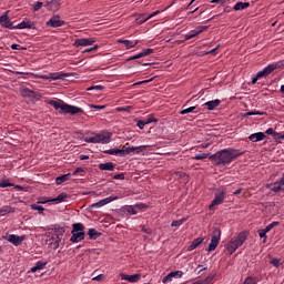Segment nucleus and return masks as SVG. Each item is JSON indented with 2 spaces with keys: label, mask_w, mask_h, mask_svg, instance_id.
Segmentation results:
<instances>
[{
  "label": "nucleus",
  "mask_w": 284,
  "mask_h": 284,
  "mask_svg": "<svg viewBox=\"0 0 284 284\" xmlns=\"http://www.w3.org/2000/svg\"><path fill=\"white\" fill-rule=\"evenodd\" d=\"M239 156H243V152L234 148H227L217 151L215 154H212L209 159L210 161H214L215 165H230V163L236 161Z\"/></svg>",
  "instance_id": "nucleus-1"
},
{
  "label": "nucleus",
  "mask_w": 284,
  "mask_h": 284,
  "mask_svg": "<svg viewBox=\"0 0 284 284\" xmlns=\"http://www.w3.org/2000/svg\"><path fill=\"white\" fill-rule=\"evenodd\" d=\"M49 105H52L54 110H58L59 114H71L72 116H74V114L83 112V109L70 105L62 100H49Z\"/></svg>",
  "instance_id": "nucleus-2"
},
{
  "label": "nucleus",
  "mask_w": 284,
  "mask_h": 284,
  "mask_svg": "<svg viewBox=\"0 0 284 284\" xmlns=\"http://www.w3.org/2000/svg\"><path fill=\"white\" fill-rule=\"evenodd\" d=\"M245 241H247V233L245 231L240 232L237 236L231 239V241L225 245L227 256H232V254H234V252H236Z\"/></svg>",
  "instance_id": "nucleus-3"
},
{
  "label": "nucleus",
  "mask_w": 284,
  "mask_h": 284,
  "mask_svg": "<svg viewBox=\"0 0 284 284\" xmlns=\"http://www.w3.org/2000/svg\"><path fill=\"white\" fill-rule=\"evenodd\" d=\"M85 143H102V145H108L112 141V133H95L92 136L84 138Z\"/></svg>",
  "instance_id": "nucleus-4"
},
{
  "label": "nucleus",
  "mask_w": 284,
  "mask_h": 284,
  "mask_svg": "<svg viewBox=\"0 0 284 284\" xmlns=\"http://www.w3.org/2000/svg\"><path fill=\"white\" fill-rule=\"evenodd\" d=\"M226 194H227V189H225L223 186L217 189L214 194V199L209 206L210 210H214V207H216V205H222V203L225 201Z\"/></svg>",
  "instance_id": "nucleus-5"
},
{
  "label": "nucleus",
  "mask_w": 284,
  "mask_h": 284,
  "mask_svg": "<svg viewBox=\"0 0 284 284\" xmlns=\"http://www.w3.org/2000/svg\"><path fill=\"white\" fill-rule=\"evenodd\" d=\"M277 68H281V64L278 63H271L267 67H265L262 71L257 72L255 75H257V79H265V77H270L274 70H277Z\"/></svg>",
  "instance_id": "nucleus-6"
},
{
  "label": "nucleus",
  "mask_w": 284,
  "mask_h": 284,
  "mask_svg": "<svg viewBox=\"0 0 284 284\" xmlns=\"http://www.w3.org/2000/svg\"><path fill=\"white\" fill-rule=\"evenodd\" d=\"M2 239L14 245V247H19V245L24 242L26 235L10 234L4 235Z\"/></svg>",
  "instance_id": "nucleus-7"
},
{
  "label": "nucleus",
  "mask_w": 284,
  "mask_h": 284,
  "mask_svg": "<svg viewBox=\"0 0 284 284\" xmlns=\"http://www.w3.org/2000/svg\"><path fill=\"white\" fill-rule=\"evenodd\" d=\"M8 14H10V11L4 12L0 17V26L2 28H7L8 30H16L14 22L10 21V17Z\"/></svg>",
  "instance_id": "nucleus-8"
},
{
  "label": "nucleus",
  "mask_w": 284,
  "mask_h": 284,
  "mask_svg": "<svg viewBox=\"0 0 284 284\" xmlns=\"http://www.w3.org/2000/svg\"><path fill=\"white\" fill-rule=\"evenodd\" d=\"M65 23V21L61 20V16H53L50 18L49 21H47L45 26L47 28H62V26Z\"/></svg>",
  "instance_id": "nucleus-9"
},
{
  "label": "nucleus",
  "mask_w": 284,
  "mask_h": 284,
  "mask_svg": "<svg viewBox=\"0 0 284 284\" xmlns=\"http://www.w3.org/2000/svg\"><path fill=\"white\" fill-rule=\"evenodd\" d=\"M68 77H70V73L60 71V72L49 73V74L44 75L43 79H47L50 81H59L62 79H68Z\"/></svg>",
  "instance_id": "nucleus-10"
},
{
  "label": "nucleus",
  "mask_w": 284,
  "mask_h": 284,
  "mask_svg": "<svg viewBox=\"0 0 284 284\" xmlns=\"http://www.w3.org/2000/svg\"><path fill=\"white\" fill-rule=\"evenodd\" d=\"M207 27H197L195 30H191L189 33L184 36L185 41H190V39H194V37H199V34H203L206 32Z\"/></svg>",
  "instance_id": "nucleus-11"
},
{
  "label": "nucleus",
  "mask_w": 284,
  "mask_h": 284,
  "mask_svg": "<svg viewBox=\"0 0 284 284\" xmlns=\"http://www.w3.org/2000/svg\"><path fill=\"white\" fill-rule=\"evenodd\" d=\"M119 200V196L116 195H111L106 199H103V200H100L99 202L97 203H93L91 204V207L94 209H99V207H103V205H108V203H112V201H118Z\"/></svg>",
  "instance_id": "nucleus-12"
},
{
  "label": "nucleus",
  "mask_w": 284,
  "mask_h": 284,
  "mask_svg": "<svg viewBox=\"0 0 284 284\" xmlns=\"http://www.w3.org/2000/svg\"><path fill=\"white\" fill-rule=\"evenodd\" d=\"M16 30H34L36 24L34 22L28 20V19H24L22 22H20L19 24L14 26Z\"/></svg>",
  "instance_id": "nucleus-13"
},
{
  "label": "nucleus",
  "mask_w": 284,
  "mask_h": 284,
  "mask_svg": "<svg viewBox=\"0 0 284 284\" xmlns=\"http://www.w3.org/2000/svg\"><path fill=\"white\" fill-rule=\"evenodd\" d=\"M148 148L146 145H140V146H129V148H122V156H128V154H132V152H141V150H145Z\"/></svg>",
  "instance_id": "nucleus-14"
},
{
  "label": "nucleus",
  "mask_w": 284,
  "mask_h": 284,
  "mask_svg": "<svg viewBox=\"0 0 284 284\" xmlns=\"http://www.w3.org/2000/svg\"><path fill=\"white\" fill-rule=\"evenodd\" d=\"M150 54H154V49H143L140 53L130 57L128 59V61H134L136 59H143V57H150Z\"/></svg>",
  "instance_id": "nucleus-15"
},
{
  "label": "nucleus",
  "mask_w": 284,
  "mask_h": 284,
  "mask_svg": "<svg viewBox=\"0 0 284 284\" xmlns=\"http://www.w3.org/2000/svg\"><path fill=\"white\" fill-rule=\"evenodd\" d=\"M95 39L94 38H83V39H77L74 42V45L79 47H88V45H92L93 43H95Z\"/></svg>",
  "instance_id": "nucleus-16"
},
{
  "label": "nucleus",
  "mask_w": 284,
  "mask_h": 284,
  "mask_svg": "<svg viewBox=\"0 0 284 284\" xmlns=\"http://www.w3.org/2000/svg\"><path fill=\"white\" fill-rule=\"evenodd\" d=\"M120 278L122 281H129V283H139V280L141 278V274L128 275L125 273H121Z\"/></svg>",
  "instance_id": "nucleus-17"
},
{
  "label": "nucleus",
  "mask_w": 284,
  "mask_h": 284,
  "mask_svg": "<svg viewBox=\"0 0 284 284\" xmlns=\"http://www.w3.org/2000/svg\"><path fill=\"white\" fill-rule=\"evenodd\" d=\"M44 7L47 8V10H51L52 12H57L59 10V8H61V3L59 2V0H51L48 1Z\"/></svg>",
  "instance_id": "nucleus-18"
},
{
  "label": "nucleus",
  "mask_w": 284,
  "mask_h": 284,
  "mask_svg": "<svg viewBox=\"0 0 284 284\" xmlns=\"http://www.w3.org/2000/svg\"><path fill=\"white\" fill-rule=\"evenodd\" d=\"M65 199H68V193L63 192L60 193L55 199H51L49 201H42V202H38V203H63V201H65Z\"/></svg>",
  "instance_id": "nucleus-19"
},
{
  "label": "nucleus",
  "mask_w": 284,
  "mask_h": 284,
  "mask_svg": "<svg viewBox=\"0 0 284 284\" xmlns=\"http://www.w3.org/2000/svg\"><path fill=\"white\" fill-rule=\"evenodd\" d=\"M72 236L70 239L71 243H79L85 239V232H73L71 231Z\"/></svg>",
  "instance_id": "nucleus-20"
},
{
  "label": "nucleus",
  "mask_w": 284,
  "mask_h": 284,
  "mask_svg": "<svg viewBox=\"0 0 284 284\" xmlns=\"http://www.w3.org/2000/svg\"><path fill=\"white\" fill-rule=\"evenodd\" d=\"M266 138H267V135H265V133H263V132L253 133L248 136V139L252 141V143H258V141H263Z\"/></svg>",
  "instance_id": "nucleus-21"
},
{
  "label": "nucleus",
  "mask_w": 284,
  "mask_h": 284,
  "mask_svg": "<svg viewBox=\"0 0 284 284\" xmlns=\"http://www.w3.org/2000/svg\"><path fill=\"white\" fill-rule=\"evenodd\" d=\"M118 43H123L126 50H131V48H136V45H139V40L132 41V40L119 39Z\"/></svg>",
  "instance_id": "nucleus-22"
},
{
  "label": "nucleus",
  "mask_w": 284,
  "mask_h": 284,
  "mask_svg": "<svg viewBox=\"0 0 284 284\" xmlns=\"http://www.w3.org/2000/svg\"><path fill=\"white\" fill-rule=\"evenodd\" d=\"M99 170L106 171V172H114V163L112 162H106V163H101L98 165Z\"/></svg>",
  "instance_id": "nucleus-23"
},
{
  "label": "nucleus",
  "mask_w": 284,
  "mask_h": 284,
  "mask_svg": "<svg viewBox=\"0 0 284 284\" xmlns=\"http://www.w3.org/2000/svg\"><path fill=\"white\" fill-rule=\"evenodd\" d=\"M45 265H48V262L38 261V262L36 263V265L30 268L29 272H31L32 274H34V272H39V271L43 270V268L45 267Z\"/></svg>",
  "instance_id": "nucleus-24"
},
{
  "label": "nucleus",
  "mask_w": 284,
  "mask_h": 284,
  "mask_svg": "<svg viewBox=\"0 0 284 284\" xmlns=\"http://www.w3.org/2000/svg\"><path fill=\"white\" fill-rule=\"evenodd\" d=\"M204 105H206L207 110H215L221 105V100L216 99V100L207 101L205 102Z\"/></svg>",
  "instance_id": "nucleus-25"
},
{
  "label": "nucleus",
  "mask_w": 284,
  "mask_h": 284,
  "mask_svg": "<svg viewBox=\"0 0 284 284\" xmlns=\"http://www.w3.org/2000/svg\"><path fill=\"white\" fill-rule=\"evenodd\" d=\"M203 241H205L203 237H197V239L193 240L191 245L187 247L189 252L196 250V247H199V245H201V243H203Z\"/></svg>",
  "instance_id": "nucleus-26"
},
{
  "label": "nucleus",
  "mask_w": 284,
  "mask_h": 284,
  "mask_svg": "<svg viewBox=\"0 0 284 284\" xmlns=\"http://www.w3.org/2000/svg\"><path fill=\"white\" fill-rule=\"evenodd\" d=\"M13 185L6 175H0V187H12Z\"/></svg>",
  "instance_id": "nucleus-27"
},
{
  "label": "nucleus",
  "mask_w": 284,
  "mask_h": 284,
  "mask_svg": "<svg viewBox=\"0 0 284 284\" xmlns=\"http://www.w3.org/2000/svg\"><path fill=\"white\" fill-rule=\"evenodd\" d=\"M103 154H110L111 156H123L122 149H111L103 151Z\"/></svg>",
  "instance_id": "nucleus-28"
},
{
  "label": "nucleus",
  "mask_w": 284,
  "mask_h": 284,
  "mask_svg": "<svg viewBox=\"0 0 284 284\" xmlns=\"http://www.w3.org/2000/svg\"><path fill=\"white\" fill-rule=\"evenodd\" d=\"M88 235H89V239H91V241H97V239L101 236V233L97 231V229H89Z\"/></svg>",
  "instance_id": "nucleus-29"
},
{
  "label": "nucleus",
  "mask_w": 284,
  "mask_h": 284,
  "mask_svg": "<svg viewBox=\"0 0 284 284\" xmlns=\"http://www.w3.org/2000/svg\"><path fill=\"white\" fill-rule=\"evenodd\" d=\"M63 232H65V230L61 229L60 233L57 234V239L53 242V250H58L59 244L61 243V240L63 239Z\"/></svg>",
  "instance_id": "nucleus-30"
},
{
  "label": "nucleus",
  "mask_w": 284,
  "mask_h": 284,
  "mask_svg": "<svg viewBox=\"0 0 284 284\" xmlns=\"http://www.w3.org/2000/svg\"><path fill=\"white\" fill-rule=\"evenodd\" d=\"M248 6H250V2H236L235 6L233 7V10L235 11L247 10Z\"/></svg>",
  "instance_id": "nucleus-31"
},
{
  "label": "nucleus",
  "mask_w": 284,
  "mask_h": 284,
  "mask_svg": "<svg viewBox=\"0 0 284 284\" xmlns=\"http://www.w3.org/2000/svg\"><path fill=\"white\" fill-rule=\"evenodd\" d=\"M211 241L220 243V241H221V230H219V229H214L213 230V233H212V236H211Z\"/></svg>",
  "instance_id": "nucleus-32"
},
{
  "label": "nucleus",
  "mask_w": 284,
  "mask_h": 284,
  "mask_svg": "<svg viewBox=\"0 0 284 284\" xmlns=\"http://www.w3.org/2000/svg\"><path fill=\"white\" fill-rule=\"evenodd\" d=\"M69 180H70V173L58 176L55 179V183H57V185H61V184L65 183V181H69Z\"/></svg>",
  "instance_id": "nucleus-33"
},
{
  "label": "nucleus",
  "mask_w": 284,
  "mask_h": 284,
  "mask_svg": "<svg viewBox=\"0 0 284 284\" xmlns=\"http://www.w3.org/2000/svg\"><path fill=\"white\" fill-rule=\"evenodd\" d=\"M85 225L83 223H74L72 225V232H84Z\"/></svg>",
  "instance_id": "nucleus-34"
},
{
  "label": "nucleus",
  "mask_w": 284,
  "mask_h": 284,
  "mask_svg": "<svg viewBox=\"0 0 284 284\" xmlns=\"http://www.w3.org/2000/svg\"><path fill=\"white\" fill-rule=\"evenodd\" d=\"M14 212L9 205L0 207V216H6V214H10Z\"/></svg>",
  "instance_id": "nucleus-35"
},
{
  "label": "nucleus",
  "mask_w": 284,
  "mask_h": 284,
  "mask_svg": "<svg viewBox=\"0 0 284 284\" xmlns=\"http://www.w3.org/2000/svg\"><path fill=\"white\" fill-rule=\"evenodd\" d=\"M185 221H187V217H182L181 220H174L171 223V227H181V225H183V223H185Z\"/></svg>",
  "instance_id": "nucleus-36"
},
{
  "label": "nucleus",
  "mask_w": 284,
  "mask_h": 284,
  "mask_svg": "<svg viewBox=\"0 0 284 284\" xmlns=\"http://www.w3.org/2000/svg\"><path fill=\"white\" fill-rule=\"evenodd\" d=\"M281 190H283V186L281 185V183L278 181L271 184V191L272 192H281Z\"/></svg>",
  "instance_id": "nucleus-37"
},
{
  "label": "nucleus",
  "mask_w": 284,
  "mask_h": 284,
  "mask_svg": "<svg viewBox=\"0 0 284 284\" xmlns=\"http://www.w3.org/2000/svg\"><path fill=\"white\" fill-rule=\"evenodd\" d=\"M260 239H264L263 243L267 242V231L265 229H261L257 231Z\"/></svg>",
  "instance_id": "nucleus-38"
},
{
  "label": "nucleus",
  "mask_w": 284,
  "mask_h": 284,
  "mask_svg": "<svg viewBox=\"0 0 284 284\" xmlns=\"http://www.w3.org/2000/svg\"><path fill=\"white\" fill-rule=\"evenodd\" d=\"M273 139L276 143H283L284 134L275 132Z\"/></svg>",
  "instance_id": "nucleus-39"
},
{
  "label": "nucleus",
  "mask_w": 284,
  "mask_h": 284,
  "mask_svg": "<svg viewBox=\"0 0 284 284\" xmlns=\"http://www.w3.org/2000/svg\"><path fill=\"white\" fill-rule=\"evenodd\" d=\"M207 156H210V153H202V154H196L192 159L194 161H204V159H207Z\"/></svg>",
  "instance_id": "nucleus-40"
},
{
  "label": "nucleus",
  "mask_w": 284,
  "mask_h": 284,
  "mask_svg": "<svg viewBox=\"0 0 284 284\" xmlns=\"http://www.w3.org/2000/svg\"><path fill=\"white\" fill-rule=\"evenodd\" d=\"M31 210H36L39 214H43V212H45V209L39 204H32Z\"/></svg>",
  "instance_id": "nucleus-41"
},
{
  "label": "nucleus",
  "mask_w": 284,
  "mask_h": 284,
  "mask_svg": "<svg viewBox=\"0 0 284 284\" xmlns=\"http://www.w3.org/2000/svg\"><path fill=\"white\" fill-rule=\"evenodd\" d=\"M257 283H258V280L256 277L247 276L243 284H257Z\"/></svg>",
  "instance_id": "nucleus-42"
},
{
  "label": "nucleus",
  "mask_w": 284,
  "mask_h": 284,
  "mask_svg": "<svg viewBox=\"0 0 284 284\" xmlns=\"http://www.w3.org/2000/svg\"><path fill=\"white\" fill-rule=\"evenodd\" d=\"M263 114H265V112H261V111H251V112H246L245 116H263Z\"/></svg>",
  "instance_id": "nucleus-43"
},
{
  "label": "nucleus",
  "mask_w": 284,
  "mask_h": 284,
  "mask_svg": "<svg viewBox=\"0 0 284 284\" xmlns=\"http://www.w3.org/2000/svg\"><path fill=\"white\" fill-rule=\"evenodd\" d=\"M216 247H219V242H214L213 240H211V242L209 244L207 252H214V250H216Z\"/></svg>",
  "instance_id": "nucleus-44"
},
{
  "label": "nucleus",
  "mask_w": 284,
  "mask_h": 284,
  "mask_svg": "<svg viewBox=\"0 0 284 284\" xmlns=\"http://www.w3.org/2000/svg\"><path fill=\"white\" fill-rule=\"evenodd\" d=\"M126 212H128V214H131L132 216H135V214H138L136 206L135 205L134 206H132V205L128 206Z\"/></svg>",
  "instance_id": "nucleus-45"
},
{
  "label": "nucleus",
  "mask_w": 284,
  "mask_h": 284,
  "mask_svg": "<svg viewBox=\"0 0 284 284\" xmlns=\"http://www.w3.org/2000/svg\"><path fill=\"white\" fill-rule=\"evenodd\" d=\"M196 110V106H190L187 109H183L182 111H180V114H190V112H194Z\"/></svg>",
  "instance_id": "nucleus-46"
},
{
  "label": "nucleus",
  "mask_w": 284,
  "mask_h": 284,
  "mask_svg": "<svg viewBox=\"0 0 284 284\" xmlns=\"http://www.w3.org/2000/svg\"><path fill=\"white\" fill-rule=\"evenodd\" d=\"M277 225H280V222H272L264 230H266V232H272V230H274V227H276Z\"/></svg>",
  "instance_id": "nucleus-47"
},
{
  "label": "nucleus",
  "mask_w": 284,
  "mask_h": 284,
  "mask_svg": "<svg viewBox=\"0 0 284 284\" xmlns=\"http://www.w3.org/2000/svg\"><path fill=\"white\" fill-rule=\"evenodd\" d=\"M150 19V17L148 14H142L138 18V23L142 24L145 23V21H148Z\"/></svg>",
  "instance_id": "nucleus-48"
},
{
  "label": "nucleus",
  "mask_w": 284,
  "mask_h": 284,
  "mask_svg": "<svg viewBox=\"0 0 284 284\" xmlns=\"http://www.w3.org/2000/svg\"><path fill=\"white\" fill-rule=\"evenodd\" d=\"M170 274L173 278H181V276H183V271H173Z\"/></svg>",
  "instance_id": "nucleus-49"
},
{
  "label": "nucleus",
  "mask_w": 284,
  "mask_h": 284,
  "mask_svg": "<svg viewBox=\"0 0 284 284\" xmlns=\"http://www.w3.org/2000/svg\"><path fill=\"white\" fill-rule=\"evenodd\" d=\"M172 278H174L172 277V273H169L166 276L162 278V283L163 284L172 283Z\"/></svg>",
  "instance_id": "nucleus-50"
},
{
  "label": "nucleus",
  "mask_w": 284,
  "mask_h": 284,
  "mask_svg": "<svg viewBox=\"0 0 284 284\" xmlns=\"http://www.w3.org/2000/svg\"><path fill=\"white\" fill-rule=\"evenodd\" d=\"M22 94H23V97H32V94H34V91H32L28 88H23L22 89Z\"/></svg>",
  "instance_id": "nucleus-51"
},
{
  "label": "nucleus",
  "mask_w": 284,
  "mask_h": 284,
  "mask_svg": "<svg viewBox=\"0 0 284 284\" xmlns=\"http://www.w3.org/2000/svg\"><path fill=\"white\" fill-rule=\"evenodd\" d=\"M116 112H132V106H119Z\"/></svg>",
  "instance_id": "nucleus-52"
},
{
  "label": "nucleus",
  "mask_w": 284,
  "mask_h": 284,
  "mask_svg": "<svg viewBox=\"0 0 284 284\" xmlns=\"http://www.w3.org/2000/svg\"><path fill=\"white\" fill-rule=\"evenodd\" d=\"M43 8V2L38 1L33 4V12H39V9Z\"/></svg>",
  "instance_id": "nucleus-53"
},
{
  "label": "nucleus",
  "mask_w": 284,
  "mask_h": 284,
  "mask_svg": "<svg viewBox=\"0 0 284 284\" xmlns=\"http://www.w3.org/2000/svg\"><path fill=\"white\" fill-rule=\"evenodd\" d=\"M115 181H125V173H120L113 176Z\"/></svg>",
  "instance_id": "nucleus-54"
},
{
  "label": "nucleus",
  "mask_w": 284,
  "mask_h": 284,
  "mask_svg": "<svg viewBox=\"0 0 284 284\" xmlns=\"http://www.w3.org/2000/svg\"><path fill=\"white\" fill-rule=\"evenodd\" d=\"M270 263L274 265V267H281V260L278 258H273Z\"/></svg>",
  "instance_id": "nucleus-55"
},
{
  "label": "nucleus",
  "mask_w": 284,
  "mask_h": 284,
  "mask_svg": "<svg viewBox=\"0 0 284 284\" xmlns=\"http://www.w3.org/2000/svg\"><path fill=\"white\" fill-rule=\"evenodd\" d=\"M145 125H148L145 120H138V128H140V130H143V128H145Z\"/></svg>",
  "instance_id": "nucleus-56"
},
{
  "label": "nucleus",
  "mask_w": 284,
  "mask_h": 284,
  "mask_svg": "<svg viewBox=\"0 0 284 284\" xmlns=\"http://www.w3.org/2000/svg\"><path fill=\"white\" fill-rule=\"evenodd\" d=\"M146 125H150V123H158L159 120L154 119V116H149L146 120Z\"/></svg>",
  "instance_id": "nucleus-57"
},
{
  "label": "nucleus",
  "mask_w": 284,
  "mask_h": 284,
  "mask_svg": "<svg viewBox=\"0 0 284 284\" xmlns=\"http://www.w3.org/2000/svg\"><path fill=\"white\" fill-rule=\"evenodd\" d=\"M200 281H202L204 284L212 283V281H214V275H210L205 280H200Z\"/></svg>",
  "instance_id": "nucleus-58"
},
{
  "label": "nucleus",
  "mask_w": 284,
  "mask_h": 284,
  "mask_svg": "<svg viewBox=\"0 0 284 284\" xmlns=\"http://www.w3.org/2000/svg\"><path fill=\"white\" fill-rule=\"evenodd\" d=\"M141 231L144 232V234H152V229L145 227L143 225L140 226Z\"/></svg>",
  "instance_id": "nucleus-59"
},
{
  "label": "nucleus",
  "mask_w": 284,
  "mask_h": 284,
  "mask_svg": "<svg viewBox=\"0 0 284 284\" xmlns=\"http://www.w3.org/2000/svg\"><path fill=\"white\" fill-rule=\"evenodd\" d=\"M90 108H93V110H105V105L91 104Z\"/></svg>",
  "instance_id": "nucleus-60"
},
{
  "label": "nucleus",
  "mask_w": 284,
  "mask_h": 284,
  "mask_svg": "<svg viewBox=\"0 0 284 284\" xmlns=\"http://www.w3.org/2000/svg\"><path fill=\"white\" fill-rule=\"evenodd\" d=\"M207 148H210V143H205V144H200L196 146L197 150H207Z\"/></svg>",
  "instance_id": "nucleus-61"
},
{
  "label": "nucleus",
  "mask_w": 284,
  "mask_h": 284,
  "mask_svg": "<svg viewBox=\"0 0 284 284\" xmlns=\"http://www.w3.org/2000/svg\"><path fill=\"white\" fill-rule=\"evenodd\" d=\"M81 172H85V169L83 168H77L73 172V176H77V174L81 173Z\"/></svg>",
  "instance_id": "nucleus-62"
},
{
  "label": "nucleus",
  "mask_w": 284,
  "mask_h": 284,
  "mask_svg": "<svg viewBox=\"0 0 284 284\" xmlns=\"http://www.w3.org/2000/svg\"><path fill=\"white\" fill-rule=\"evenodd\" d=\"M265 134H268L271 136H274V134H276V131H274V129L270 128L265 131Z\"/></svg>",
  "instance_id": "nucleus-63"
},
{
  "label": "nucleus",
  "mask_w": 284,
  "mask_h": 284,
  "mask_svg": "<svg viewBox=\"0 0 284 284\" xmlns=\"http://www.w3.org/2000/svg\"><path fill=\"white\" fill-rule=\"evenodd\" d=\"M144 207H146V206L143 203L135 204L136 210H144Z\"/></svg>",
  "instance_id": "nucleus-64"
}]
</instances>
